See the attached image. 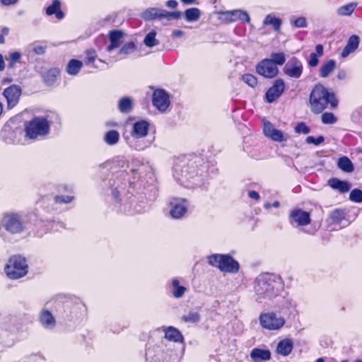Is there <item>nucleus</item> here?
I'll return each mask as SVG.
<instances>
[{
	"label": "nucleus",
	"mask_w": 362,
	"mask_h": 362,
	"mask_svg": "<svg viewBox=\"0 0 362 362\" xmlns=\"http://www.w3.org/2000/svg\"><path fill=\"white\" fill-rule=\"evenodd\" d=\"M99 168H110L113 175L120 173V175L116 176V179L114 180L113 184H110L112 187L115 186V187L112 189V194L115 199H118V194L119 193L118 189L122 188L119 185V180L118 177L124 175L129 177V172H127V169H129V172L132 173L134 180L136 177L141 178L143 177L144 172L148 168V166L142 163L137 159H132L131 163H129L127 160L123 158H117L111 163L107 162L100 165ZM149 177L152 181L153 180V173L151 166H149ZM127 180L130 185L134 182L132 181L129 177H127Z\"/></svg>",
	"instance_id": "nucleus-1"
},
{
	"label": "nucleus",
	"mask_w": 362,
	"mask_h": 362,
	"mask_svg": "<svg viewBox=\"0 0 362 362\" xmlns=\"http://www.w3.org/2000/svg\"><path fill=\"white\" fill-rule=\"evenodd\" d=\"M281 276L273 274H262L254 281V298L259 304H268L284 291Z\"/></svg>",
	"instance_id": "nucleus-2"
},
{
	"label": "nucleus",
	"mask_w": 362,
	"mask_h": 362,
	"mask_svg": "<svg viewBox=\"0 0 362 362\" xmlns=\"http://www.w3.org/2000/svg\"><path fill=\"white\" fill-rule=\"evenodd\" d=\"M311 110L315 113H321L330 105L331 108H335L338 100L334 93L330 92L323 85L319 83L314 86L310 95Z\"/></svg>",
	"instance_id": "nucleus-3"
},
{
	"label": "nucleus",
	"mask_w": 362,
	"mask_h": 362,
	"mask_svg": "<svg viewBox=\"0 0 362 362\" xmlns=\"http://www.w3.org/2000/svg\"><path fill=\"white\" fill-rule=\"evenodd\" d=\"M8 233L16 235L23 233L25 226L22 220L21 216L16 212H5L0 218V236L4 237V233L2 229Z\"/></svg>",
	"instance_id": "nucleus-4"
},
{
	"label": "nucleus",
	"mask_w": 362,
	"mask_h": 362,
	"mask_svg": "<svg viewBox=\"0 0 362 362\" xmlns=\"http://www.w3.org/2000/svg\"><path fill=\"white\" fill-rule=\"evenodd\" d=\"M50 124L46 117H35L25 124V136L31 139L43 137L49 134Z\"/></svg>",
	"instance_id": "nucleus-5"
},
{
	"label": "nucleus",
	"mask_w": 362,
	"mask_h": 362,
	"mask_svg": "<svg viewBox=\"0 0 362 362\" xmlns=\"http://www.w3.org/2000/svg\"><path fill=\"white\" fill-rule=\"evenodd\" d=\"M177 358V354L173 349L158 345L148 346L146 351V359L149 362H175Z\"/></svg>",
	"instance_id": "nucleus-6"
},
{
	"label": "nucleus",
	"mask_w": 362,
	"mask_h": 362,
	"mask_svg": "<svg viewBox=\"0 0 362 362\" xmlns=\"http://www.w3.org/2000/svg\"><path fill=\"white\" fill-rule=\"evenodd\" d=\"M209 265L218 268L223 272L236 273L239 264L228 255L214 254L207 257Z\"/></svg>",
	"instance_id": "nucleus-7"
},
{
	"label": "nucleus",
	"mask_w": 362,
	"mask_h": 362,
	"mask_svg": "<svg viewBox=\"0 0 362 362\" xmlns=\"http://www.w3.org/2000/svg\"><path fill=\"white\" fill-rule=\"evenodd\" d=\"M4 270L9 279H20L28 273L26 259L21 255H14L10 257Z\"/></svg>",
	"instance_id": "nucleus-8"
},
{
	"label": "nucleus",
	"mask_w": 362,
	"mask_h": 362,
	"mask_svg": "<svg viewBox=\"0 0 362 362\" xmlns=\"http://www.w3.org/2000/svg\"><path fill=\"white\" fill-rule=\"evenodd\" d=\"M259 320L262 327L270 331L279 330L286 323L284 317L273 311L262 313L259 315Z\"/></svg>",
	"instance_id": "nucleus-9"
},
{
	"label": "nucleus",
	"mask_w": 362,
	"mask_h": 362,
	"mask_svg": "<svg viewBox=\"0 0 362 362\" xmlns=\"http://www.w3.org/2000/svg\"><path fill=\"white\" fill-rule=\"evenodd\" d=\"M256 71L265 78H272L278 74L279 69L272 60L264 59L257 65Z\"/></svg>",
	"instance_id": "nucleus-10"
},
{
	"label": "nucleus",
	"mask_w": 362,
	"mask_h": 362,
	"mask_svg": "<svg viewBox=\"0 0 362 362\" xmlns=\"http://www.w3.org/2000/svg\"><path fill=\"white\" fill-rule=\"evenodd\" d=\"M290 223L293 226H305L310 223V214L300 209H293L289 215Z\"/></svg>",
	"instance_id": "nucleus-11"
},
{
	"label": "nucleus",
	"mask_w": 362,
	"mask_h": 362,
	"mask_svg": "<svg viewBox=\"0 0 362 362\" xmlns=\"http://www.w3.org/2000/svg\"><path fill=\"white\" fill-rule=\"evenodd\" d=\"M303 63L296 57H293L283 69L285 75L292 78H299L303 74Z\"/></svg>",
	"instance_id": "nucleus-12"
},
{
	"label": "nucleus",
	"mask_w": 362,
	"mask_h": 362,
	"mask_svg": "<svg viewBox=\"0 0 362 362\" xmlns=\"http://www.w3.org/2000/svg\"><path fill=\"white\" fill-rule=\"evenodd\" d=\"M21 93V88L16 85H11L4 89L3 95L6 100L8 109H12L18 104Z\"/></svg>",
	"instance_id": "nucleus-13"
},
{
	"label": "nucleus",
	"mask_w": 362,
	"mask_h": 362,
	"mask_svg": "<svg viewBox=\"0 0 362 362\" xmlns=\"http://www.w3.org/2000/svg\"><path fill=\"white\" fill-rule=\"evenodd\" d=\"M262 125L263 132L267 137L269 138L270 139L274 141L278 142H281L287 140L288 136L286 135H284L281 131L276 129L270 122L267 121L265 119H263Z\"/></svg>",
	"instance_id": "nucleus-14"
},
{
	"label": "nucleus",
	"mask_w": 362,
	"mask_h": 362,
	"mask_svg": "<svg viewBox=\"0 0 362 362\" xmlns=\"http://www.w3.org/2000/svg\"><path fill=\"white\" fill-rule=\"evenodd\" d=\"M152 102L159 111L164 112L170 105L168 94L162 89H157L153 92Z\"/></svg>",
	"instance_id": "nucleus-15"
},
{
	"label": "nucleus",
	"mask_w": 362,
	"mask_h": 362,
	"mask_svg": "<svg viewBox=\"0 0 362 362\" xmlns=\"http://www.w3.org/2000/svg\"><path fill=\"white\" fill-rule=\"evenodd\" d=\"M38 321L41 326L45 329L52 330L54 329L57 321L53 314L47 308H42L37 316Z\"/></svg>",
	"instance_id": "nucleus-16"
},
{
	"label": "nucleus",
	"mask_w": 362,
	"mask_h": 362,
	"mask_svg": "<svg viewBox=\"0 0 362 362\" xmlns=\"http://www.w3.org/2000/svg\"><path fill=\"white\" fill-rule=\"evenodd\" d=\"M123 33L121 30H112L108 34L110 45L106 47L109 56L114 54V50L121 47L122 44Z\"/></svg>",
	"instance_id": "nucleus-17"
},
{
	"label": "nucleus",
	"mask_w": 362,
	"mask_h": 362,
	"mask_svg": "<svg viewBox=\"0 0 362 362\" xmlns=\"http://www.w3.org/2000/svg\"><path fill=\"white\" fill-rule=\"evenodd\" d=\"M285 89V84L282 79L276 80L272 86L265 94L268 103H271L281 96Z\"/></svg>",
	"instance_id": "nucleus-18"
},
{
	"label": "nucleus",
	"mask_w": 362,
	"mask_h": 362,
	"mask_svg": "<svg viewBox=\"0 0 362 362\" xmlns=\"http://www.w3.org/2000/svg\"><path fill=\"white\" fill-rule=\"evenodd\" d=\"M136 48V45L133 42H126L119 48L117 54L109 56V62L112 63L124 59L127 56L133 53Z\"/></svg>",
	"instance_id": "nucleus-19"
},
{
	"label": "nucleus",
	"mask_w": 362,
	"mask_h": 362,
	"mask_svg": "<svg viewBox=\"0 0 362 362\" xmlns=\"http://www.w3.org/2000/svg\"><path fill=\"white\" fill-rule=\"evenodd\" d=\"M170 214L173 218H182L187 211V204L185 199H175L170 203Z\"/></svg>",
	"instance_id": "nucleus-20"
},
{
	"label": "nucleus",
	"mask_w": 362,
	"mask_h": 362,
	"mask_svg": "<svg viewBox=\"0 0 362 362\" xmlns=\"http://www.w3.org/2000/svg\"><path fill=\"white\" fill-rule=\"evenodd\" d=\"M149 129V124L145 120L136 122L132 128V136L134 139H140L146 136Z\"/></svg>",
	"instance_id": "nucleus-21"
},
{
	"label": "nucleus",
	"mask_w": 362,
	"mask_h": 362,
	"mask_svg": "<svg viewBox=\"0 0 362 362\" xmlns=\"http://www.w3.org/2000/svg\"><path fill=\"white\" fill-rule=\"evenodd\" d=\"M141 17L146 21L164 18V9L152 7L144 10L141 13Z\"/></svg>",
	"instance_id": "nucleus-22"
},
{
	"label": "nucleus",
	"mask_w": 362,
	"mask_h": 362,
	"mask_svg": "<svg viewBox=\"0 0 362 362\" xmlns=\"http://www.w3.org/2000/svg\"><path fill=\"white\" fill-rule=\"evenodd\" d=\"M360 38L358 35H353L349 37L347 43L341 52L342 58L347 57L351 53H353L358 47Z\"/></svg>",
	"instance_id": "nucleus-23"
},
{
	"label": "nucleus",
	"mask_w": 362,
	"mask_h": 362,
	"mask_svg": "<svg viewBox=\"0 0 362 362\" xmlns=\"http://www.w3.org/2000/svg\"><path fill=\"white\" fill-rule=\"evenodd\" d=\"M250 357L254 362L269 361L271 358V352L268 349L255 348L250 352Z\"/></svg>",
	"instance_id": "nucleus-24"
},
{
	"label": "nucleus",
	"mask_w": 362,
	"mask_h": 362,
	"mask_svg": "<svg viewBox=\"0 0 362 362\" xmlns=\"http://www.w3.org/2000/svg\"><path fill=\"white\" fill-rule=\"evenodd\" d=\"M165 338L174 342H182L183 336L181 332L174 327H168L163 329Z\"/></svg>",
	"instance_id": "nucleus-25"
},
{
	"label": "nucleus",
	"mask_w": 362,
	"mask_h": 362,
	"mask_svg": "<svg viewBox=\"0 0 362 362\" xmlns=\"http://www.w3.org/2000/svg\"><path fill=\"white\" fill-rule=\"evenodd\" d=\"M293 341L290 339H285L278 343L276 351L282 356H288L293 349Z\"/></svg>",
	"instance_id": "nucleus-26"
},
{
	"label": "nucleus",
	"mask_w": 362,
	"mask_h": 362,
	"mask_svg": "<svg viewBox=\"0 0 362 362\" xmlns=\"http://www.w3.org/2000/svg\"><path fill=\"white\" fill-rule=\"evenodd\" d=\"M46 14L51 16L54 14L59 20L64 17V13L61 10V2L59 0H54L52 4L46 8Z\"/></svg>",
	"instance_id": "nucleus-27"
},
{
	"label": "nucleus",
	"mask_w": 362,
	"mask_h": 362,
	"mask_svg": "<svg viewBox=\"0 0 362 362\" xmlns=\"http://www.w3.org/2000/svg\"><path fill=\"white\" fill-rule=\"evenodd\" d=\"M328 184L332 188L337 189L341 193L347 192L351 188V185L348 182L342 181L337 178L330 179L328 181Z\"/></svg>",
	"instance_id": "nucleus-28"
},
{
	"label": "nucleus",
	"mask_w": 362,
	"mask_h": 362,
	"mask_svg": "<svg viewBox=\"0 0 362 362\" xmlns=\"http://www.w3.org/2000/svg\"><path fill=\"white\" fill-rule=\"evenodd\" d=\"M263 25H272L275 31L279 32L282 25V20L277 18L274 14L269 13L264 18Z\"/></svg>",
	"instance_id": "nucleus-29"
},
{
	"label": "nucleus",
	"mask_w": 362,
	"mask_h": 362,
	"mask_svg": "<svg viewBox=\"0 0 362 362\" xmlns=\"http://www.w3.org/2000/svg\"><path fill=\"white\" fill-rule=\"evenodd\" d=\"M336 61L334 59H329L322 64L320 71L319 76L321 78L328 77L336 68Z\"/></svg>",
	"instance_id": "nucleus-30"
},
{
	"label": "nucleus",
	"mask_w": 362,
	"mask_h": 362,
	"mask_svg": "<svg viewBox=\"0 0 362 362\" xmlns=\"http://www.w3.org/2000/svg\"><path fill=\"white\" fill-rule=\"evenodd\" d=\"M172 294L175 298H182L187 291V288L180 285V281L177 278H174L171 280Z\"/></svg>",
	"instance_id": "nucleus-31"
},
{
	"label": "nucleus",
	"mask_w": 362,
	"mask_h": 362,
	"mask_svg": "<svg viewBox=\"0 0 362 362\" xmlns=\"http://www.w3.org/2000/svg\"><path fill=\"white\" fill-rule=\"evenodd\" d=\"M183 16L187 22H195L199 19L201 13L197 8H190L185 11Z\"/></svg>",
	"instance_id": "nucleus-32"
},
{
	"label": "nucleus",
	"mask_w": 362,
	"mask_h": 362,
	"mask_svg": "<svg viewBox=\"0 0 362 362\" xmlns=\"http://www.w3.org/2000/svg\"><path fill=\"white\" fill-rule=\"evenodd\" d=\"M346 216V212L344 209H336L330 213L329 219L333 223H340L345 220Z\"/></svg>",
	"instance_id": "nucleus-33"
},
{
	"label": "nucleus",
	"mask_w": 362,
	"mask_h": 362,
	"mask_svg": "<svg viewBox=\"0 0 362 362\" xmlns=\"http://www.w3.org/2000/svg\"><path fill=\"white\" fill-rule=\"evenodd\" d=\"M231 13H229L231 16V21H237L238 20L249 23L250 21V18L248 13L246 11L242 10H233L230 11Z\"/></svg>",
	"instance_id": "nucleus-34"
},
{
	"label": "nucleus",
	"mask_w": 362,
	"mask_h": 362,
	"mask_svg": "<svg viewBox=\"0 0 362 362\" xmlns=\"http://www.w3.org/2000/svg\"><path fill=\"white\" fill-rule=\"evenodd\" d=\"M104 141L110 146L116 144L119 140V134L116 130H110L104 135Z\"/></svg>",
	"instance_id": "nucleus-35"
},
{
	"label": "nucleus",
	"mask_w": 362,
	"mask_h": 362,
	"mask_svg": "<svg viewBox=\"0 0 362 362\" xmlns=\"http://www.w3.org/2000/svg\"><path fill=\"white\" fill-rule=\"evenodd\" d=\"M82 62L77 59H71L66 66V71L70 75H76L82 67Z\"/></svg>",
	"instance_id": "nucleus-36"
},
{
	"label": "nucleus",
	"mask_w": 362,
	"mask_h": 362,
	"mask_svg": "<svg viewBox=\"0 0 362 362\" xmlns=\"http://www.w3.org/2000/svg\"><path fill=\"white\" fill-rule=\"evenodd\" d=\"M338 167L346 173H351L354 170V165L351 160L346 157H341L338 160Z\"/></svg>",
	"instance_id": "nucleus-37"
},
{
	"label": "nucleus",
	"mask_w": 362,
	"mask_h": 362,
	"mask_svg": "<svg viewBox=\"0 0 362 362\" xmlns=\"http://www.w3.org/2000/svg\"><path fill=\"white\" fill-rule=\"evenodd\" d=\"M118 108L122 113H128L132 109V101L130 98L125 97L119 100Z\"/></svg>",
	"instance_id": "nucleus-38"
},
{
	"label": "nucleus",
	"mask_w": 362,
	"mask_h": 362,
	"mask_svg": "<svg viewBox=\"0 0 362 362\" xmlns=\"http://www.w3.org/2000/svg\"><path fill=\"white\" fill-rule=\"evenodd\" d=\"M60 70L59 68H52L49 69L44 75V80L48 84H52L57 77L59 75Z\"/></svg>",
	"instance_id": "nucleus-39"
},
{
	"label": "nucleus",
	"mask_w": 362,
	"mask_h": 362,
	"mask_svg": "<svg viewBox=\"0 0 362 362\" xmlns=\"http://www.w3.org/2000/svg\"><path fill=\"white\" fill-rule=\"evenodd\" d=\"M157 33L156 30H153L149 32L144 40V45L148 47H153L159 44L158 40L156 39Z\"/></svg>",
	"instance_id": "nucleus-40"
},
{
	"label": "nucleus",
	"mask_w": 362,
	"mask_h": 362,
	"mask_svg": "<svg viewBox=\"0 0 362 362\" xmlns=\"http://www.w3.org/2000/svg\"><path fill=\"white\" fill-rule=\"evenodd\" d=\"M28 49L37 55H42L45 54L47 45L45 42H35L29 45Z\"/></svg>",
	"instance_id": "nucleus-41"
},
{
	"label": "nucleus",
	"mask_w": 362,
	"mask_h": 362,
	"mask_svg": "<svg viewBox=\"0 0 362 362\" xmlns=\"http://www.w3.org/2000/svg\"><path fill=\"white\" fill-rule=\"evenodd\" d=\"M356 4L351 3L339 7L337 13L340 16H350L355 10Z\"/></svg>",
	"instance_id": "nucleus-42"
},
{
	"label": "nucleus",
	"mask_w": 362,
	"mask_h": 362,
	"mask_svg": "<svg viewBox=\"0 0 362 362\" xmlns=\"http://www.w3.org/2000/svg\"><path fill=\"white\" fill-rule=\"evenodd\" d=\"M291 24L297 28H305L308 27V22L305 17L300 16L296 18H290Z\"/></svg>",
	"instance_id": "nucleus-43"
},
{
	"label": "nucleus",
	"mask_w": 362,
	"mask_h": 362,
	"mask_svg": "<svg viewBox=\"0 0 362 362\" xmlns=\"http://www.w3.org/2000/svg\"><path fill=\"white\" fill-rule=\"evenodd\" d=\"M182 319L186 322L195 323L199 321L200 315L197 311H190L188 313L182 315Z\"/></svg>",
	"instance_id": "nucleus-44"
},
{
	"label": "nucleus",
	"mask_w": 362,
	"mask_h": 362,
	"mask_svg": "<svg viewBox=\"0 0 362 362\" xmlns=\"http://www.w3.org/2000/svg\"><path fill=\"white\" fill-rule=\"evenodd\" d=\"M273 63L276 65H283L286 62V57L283 52H272L271 54V59Z\"/></svg>",
	"instance_id": "nucleus-45"
},
{
	"label": "nucleus",
	"mask_w": 362,
	"mask_h": 362,
	"mask_svg": "<svg viewBox=\"0 0 362 362\" xmlns=\"http://www.w3.org/2000/svg\"><path fill=\"white\" fill-rule=\"evenodd\" d=\"M135 203L134 200H132L129 203H124L122 204V209L121 211L127 214H133L134 213H140L141 212V209H134V210L131 209L132 206Z\"/></svg>",
	"instance_id": "nucleus-46"
},
{
	"label": "nucleus",
	"mask_w": 362,
	"mask_h": 362,
	"mask_svg": "<svg viewBox=\"0 0 362 362\" xmlns=\"http://www.w3.org/2000/svg\"><path fill=\"white\" fill-rule=\"evenodd\" d=\"M242 80L244 83L252 88L255 87L257 84V78L254 75L250 74H243L242 76Z\"/></svg>",
	"instance_id": "nucleus-47"
},
{
	"label": "nucleus",
	"mask_w": 362,
	"mask_h": 362,
	"mask_svg": "<svg viewBox=\"0 0 362 362\" xmlns=\"http://www.w3.org/2000/svg\"><path fill=\"white\" fill-rule=\"evenodd\" d=\"M349 199L356 203L362 202V191L358 189H353L350 192Z\"/></svg>",
	"instance_id": "nucleus-48"
},
{
	"label": "nucleus",
	"mask_w": 362,
	"mask_h": 362,
	"mask_svg": "<svg viewBox=\"0 0 362 362\" xmlns=\"http://www.w3.org/2000/svg\"><path fill=\"white\" fill-rule=\"evenodd\" d=\"M96 57H97V54L94 49H88L85 52V58H84L85 64H93L95 62Z\"/></svg>",
	"instance_id": "nucleus-49"
},
{
	"label": "nucleus",
	"mask_w": 362,
	"mask_h": 362,
	"mask_svg": "<svg viewBox=\"0 0 362 362\" xmlns=\"http://www.w3.org/2000/svg\"><path fill=\"white\" fill-rule=\"evenodd\" d=\"M74 200V196L71 195H57L54 197V202L57 204H68Z\"/></svg>",
	"instance_id": "nucleus-50"
},
{
	"label": "nucleus",
	"mask_w": 362,
	"mask_h": 362,
	"mask_svg": "<svg viewBox=\"0 0 362 362\" xmlns=\"http://www.w3.org/2000/svg\"><path fill=\"white\" fill-rule=\"evenodd\" d=\"M322 122L324 124H334L337 122V118L332 112H325L322 115Z\"/></svg>",
	"instance_id": "nucleus-51"
},
{
	"label": "nucleus",
	"mask_w": 362,
	"mask_h": 362,
	"mask_svg": "<svg viewBox=\"0 0 362 362\" xmlns=\"http://www.w3.org/2000/svg\"><path fill=\"white\" fill-rule=\"evenodd\" d=\"M324 141H325V138L322 136H320L317 138H315L312 136H309L305 139V141L307 144H314L315 146H317V145L322 144Z\"/></svg>",
	"instance_id": "nucleus-52"
},
{
	"label": "nucleus",
	"mask_w": 362,
	"mask_h": 362,
	"mask_svg": "<svg viewBox=\"0 0 362 362\" xmlns=\"http://www.w3.org/2000/svg\"><path fill=\"white\" fill-rule=\"evenodd\" d=\"M182 16V13L180 11H168L166 10H164V18L167 20H170L171 18L173 19H179Z\"/></svg>",
	"instance_id": "nucleus-53"
},
{
	"label": "nucleus",
	"mask_w": 362,
	"mask_h": 362,
	"mask_svg": "<svg viewBox=\"0 0 362 362\" xmlns=\"http://www.w3.org/2000/svg\"><path fill=\"white\" fill-rule=\"evenodd\" d=\"M21 54L18 52H14L9 54V67H13L20 59Z\"/></svg>",
	"instance_id": "nucleus-54"
},
{
	"label": "nucleus",
	"mask_w": 362,
	"mask_h": 362,
	"mask_svg": "<svg viewBox=\"0 0 362 362\" xmlns=\"http://www.w3.org/2000/svg\"><path fill=\"white\" fill-rule=\"evenodd\" d=\"M296 132L307 134L310 132V128L303 122H300L295 127Z\"/></svg>",
	"instance_id": "nucleus-55"
},
{
	"label": "nucleus",
	"mask_w": 362,
	"mask_h": 362,
	"mask_svg": "<svg viewBox=\"0 0 362 362\" xmlns=\"http://www.w3.org/2000/svg\"><path fill=\"white\" fill-rule=\"evenodd\" d=\"M319 57H320L317 56V54L312 52L310 54V59L308 62V65L310 67H315L319 63Z\"/></svg>",
	"instance_id": "nucleus-56"
},
{
	"label": "nucleus",
	"mask_w": 362,
	"mask_h": 362,
	"mask_svg": "<svg viewBox=\"0 0 362 362\" xmlns=\"http://www.w3.org/2000/svg\"><path fill=\"white\" fill-rule=\"evenodd\" d=\"M231 13L230 11H227L225 12H222L220 13V19L222 21H225L228 23H230L231 21V16L229 14Z\"/></svg>",
	"instance_id": "nucleus-57"
},
{
	"label": "nucleus",
	"mask_w": 362,
	"mask_h": 362,
	"mask_svg": "<svg viewBox=\"0 0 362 362\" xmlns=\"http://www.w3.org/2000/svg\"><path fill=\"white\" fill-rule=\"evenodd\" d=\"M248 196L250 198L255 200H259L260 199V196L259 193L256 191H250L248 192Z\"/></svg>",
	"instance_id": "nucleus-58"
},
{
	"label": "nucleus",
	"mask_w": 362,
	"mask_h": 362,
	"mask_svg": "<svg viewBox=\"0 0 362 362\" xmlns=\"http://www.w3.org/2000/svg\"><path fill=\"white\" fill-rule=\"evenodd\" d=\"M315 54H317V56L322 57L323 55L324 48L323 46L320 44L317 45L315 47Z\"/></svg>",
	"instance_id": "nucleus-59"
},
{
	"label": "nucleus",
	"mask_w": 362,
	"mask_h": 362,
	"mask_svg": "<svg viewBox=\"0 0 362 362\" xmlns=\"http://www.w3.org/2000/svg\"><path fill=\"white\" fill-rule=\"evenodd\" d=\"M4 6H12L18 3L19 0H0Z\"/></svg>",
	"instance_id": "nucleus-60"
},
{
	"label": "nucleus",
	"mask_w": 362,
	"mask_h": 362,
	"mask_svg": "<svg viewBox=\"0 0 362 362\" xmlns=\"http://www.w3.org/2000/svg\"><path fill=\"white\" fill-rule=\"evenodd\" d=\"M346 77V72L345 70L341 69L338 71L337 78L339 80H344Z\"/></svg>",
	"instance_id": "nucleus-61"
},
{
	"label": "nucleus",
	"mask_w": 362,
	"mask_h": 362,
	"mask_svg": "<svg viewBox=\"0 0 362 362\" xmlns=\"http://www.w3.org/2000/svg\"><path fill=\"white\" fill-rule=\"evenodd\" d=\"M166 6L169 8H175L177 6V2L175 0H168L166 2Z\"/></svg>",
	"instance_id": "nucleus-62"
},
{
	"label": "nucleus",
	"mask_w": 362,
	"mask_h": 362,
	"mask_svg": "<svg viewBox=\"0 0 362 362\" xmlns=\"http://www.w3.org/2000/svg\"><path fill=\"white\" fill-rule=\"evenodd\" d=\"M184 35V32L181 30H175L172 33V35L174 37H180Z\"/></svg>",
	"instance_id": "nucleus-63"
},
{
	"label": "nucleus",
	"mask_w": 362,
	"mask_h": 362,
	"mask_svg": "<svg viewBox=\"0 0 362 362\" xmlns=\"http://www.w3.org/2000/svg\"><path fill=\"white\" fill-rule=\"evenodd\" d=\"M5 68V63L1 54H0V71H2Z\"/></svg>",
	"instance_id": "nucleus-64"
}]
</instances>
